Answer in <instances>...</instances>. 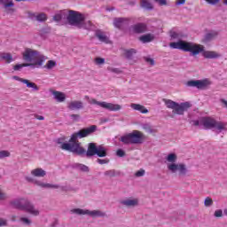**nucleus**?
I'll return each instance as SVG.
<instances>
[{
  "label": "nucleus",
  "mask_w": 227,
  "mask_h": 227,
  "mask_svg": "<svg viewBox=\"0 0 227 227\" xmlns=\"http://www.w3.org/2000/svg\"><path fill=\"white\" fill-rule=\"evenodd\" d=\"M71 118H72L73 120H79V118H81V116H79V114H72V115H71Z\"/></svg>",
  "instance_id": "bf43d9fd"
},
{
  "label": "nucleus",
  "mask_w": 227,
  "mask_h": 227,
  "mask_svg": "<svg viewBox=\"0 0 227 227\" xmlns=\"http://www.w3.org/2000/svg\"><path fill=\"white\" fill-rule=\"evenodd\" d=\"M94 63L95 65H98V67L104 65L106 63V59H102L100 57H97L95 59H94Z\"/></svg>",
  "instance_id": "c9c22d12"
},
{
  "label": "nucleus",
  "mask_w": 227,
  "mask_h": 227,
  "mask_svg": "<svg viewBox=\"0 0 227 227\" xmlns=\"http://www.w3.org/2000/svg\"><path fill=\"white\" fill-rule=\"evenodd\" d=\"M163 102L168 109H172L173 114H178L179 116L184 115L185 111H189L192 106L190 102L176 103L171 99L163 98Z\"/></svg>",
  "instance_id": "39448f33"
},
{
  "label": "nucleus",
  "mask_w": 227,
  "mask_h": 227,
  "mask_svg": "<svg viewBox=\"0 0 227 227\" xmlns=\"http://www.w3.org/2000/svg\"><path fill=\"white\" fill-rule=\"evenodd\" d=\"M193 125L198 127V125H200V121H193Z\"/></svg>",
  "instance_id": "052dcab7"
},
{
  "label": "nucleus",
  "mask_w": 227,
  "mask_h": 227,
  "mask_svg": "<svg viewBox=\"0 0 227 227\" xmlns=\"http://www.w3.org/2000/svg\"><path fill=\"white\" fill-rule=\"evenodd\" d=\"M10 157V152L8 151H0V159H4Z\"/></svg>",
  "instance_id": "79ce46f5"
},
{
  "label": "nucleus",
  "mask_w": 227,
  "mask_h": 227,
  "mask_svg": "<svg viewBox=\"0 0 227 227\" xmlns=\"http://www.w3.org/2000/svg\"><path fill=\"white\" fill-rule=\"evenodd\" d=\"M139 40L142 43H150V42H153V40H155V35H153V34H146L140 36Z\"/></svg>",
  "instance_id": "bb28decb"
},
{
  "label": "nucleus",
  "mask_w": 227,
  "mask_h": 227,
  "mask_svg": "<svg viewBox=\"0 0 227 227\" xmlns=\"http://www.w3.org/2000/svg\"><path fill=\"white\" fill-rule=\"evenodd\" d=\"M34 116H35V118L36 120H40V121L45 120V117H43V115L35 114Z\"/></svg>",
  "instance_id": "4d7b16f0"
},
{
  "label": "nucleus",
  "mask_w": 227,
  "mask_h": 227,
  "mask_svg": "<svg viewBox=\"0 0 227 227\" xmlns=\"http://www.w3.org/2000/svg\"><path fill=\"white\" fill-rule=\"evenodd\" d=\"M131 109L133 111H138V113H141L142 114H148L149 111L145 107V106L136 103L130 104Z\"/></svg>",
  "instance_id": "5701e85b"
},
{
  "label": "nucleus",
  "mask_w": 227,
  "mask_h": 227,
  "mask_svg": "<svg viewBox=\"0 0 227 227\" xmlns=\"http://www.w3.org/2000/svg\"><path fill=\"white\" fill-rule=\"evenodd\" d=\"M223 214H224L225 215H227V208H225V209L223 210Z\"/></svg>",
  "instance_id": "0e129e2a"
},
{
  "label": "nucleus",
  "mask_w": 227,
  "mask_h": 227,
  "mask_svg": "<svg viewBox=\"0 0 227 227\" xmlns=\"http://www.w3.org/2000/svg\"><path fill=\"white\" fill-rule=\"evenodd\" d=\"M18 3H20V1H27V0H16Z\"/></svg>",
  "instance_id": "338daca9"
},
{
  "label": "nucleus",
  "mask_w": 227,
  "mask_h": 227,
  "mask_svg": "<svg viewBox=\"0 0 227 227\" xmlns=\"http://www.w3.org/2000/svg\"><path fill=\"white\" fill-rule=\"evenodd\" d=\"M142 129L147 132V134H155L157 132V129L152 126L150 123H144L142 124Z\"/></svg>",
  "instance_id": "c85d7f7f"
},
{
  "label": "nucleus",
  "mask_w": 227,
  "mask_h": 227,
  "mask_svg": "<svg viewBox=\"0 0 227 227\" xmlns=\"http://www.w3.org/2000/svg\"><path fill=\"white\" fill-rule=\"evenodd\" d=\"M98 164H108L109 160H107V159H105V160L98 159Z\"/></svg>",
  "instance_id": "3c124183"
},
{
  "label": "nucleus",
  "mask_w": 227,
  "mask_h": 227,
  "mask_svg": "<svg viewBox=\"0 0 227 227\" xmlns=\"http://www.w3.org/2000/svg\"><path fill=\"white\" fill-rule=\"evenodd\" d=\"M60 148L67 152L76 153V155H85L86 157H93L95 155H98V157H106L107 155V149L106 147L102 145L97 146L95 144H90L87 151L79 143H63Z\"/></svg>",
  "instance_id": "f03ea898"
},
{
  "label": "nucleus",
  "mask_w": 227,
  "mask_h": 227,
  "mask_svg": "<svg viewBox=\"0 0 227 227\" xmlns=\"http://www.w3.org/2000/svg\"><path fill=\"white\" fill-rule=\"evenodd\" d=\"M140 6L144 8V10H153V4L148 0H141Z\"/></svg>",
  "instance_id": "2f4dec72"
},
{
  "label": "nucleus",
  "mask_w": 227,
  "mask_h": 227,
  "mask_svg": "<svg viewBox=\"0 0 227 227\" xmlns=\"http://www.w3.org/2000/svg\"><path fill=\"white\" fill-rule=\"evenodd\" d=\"M113 173H114V171L110 170V171H106V175H113Z\"/></svg>",
  "instance_id": "e2e57ef3"
},
{
  "label": "nucleus",
  "mask_w": 227,
  "mask_h": 227,
  "mask_svg": "<svg viewBox=\"0 0 227 227\" xmlns=\"http://www.w3.org/2000/svg\"><path fill=\"white\" fill-rule=\"evenodd\" d=\"M71 213L75 214L76 215H89L90 217H106V213L99 209L90 210L74 208L71 210Z\"/></svg>",
  "instance_id": "1a4fd4ad"
},
{
  "label": "nucleus",
  "mask_w": 227,
  "mask_h": 227,
  "mask_svg": "<svg viewBox=\"0 0 227 227\" xmlns=\"http://www.w3.org/2000/svg\"><path fill=\"white\" fill-rule=\"evenodd\" d=\"M80 29H93V24L91 23V21L88 20V21H84V17H83V20L82 21V27H79Z\"/></svg>",
  "instance_id": "473e14b6"
},
{
  "label": "nucleus",
  "mask_w": 227,
  "mask_h": 227,
  "mask_svg": "<svg viewBox=\"0 0 227 227\" xmlns=\"http://www.w3.org/2000/svg\"><path fill=\"white\" fill-rule=\"evenodd\" d=\"M67 20L70 26H75L76 27H82V21L84 20V15L76 11H67Z\"/></svg>",
  "instance_id": "0eeeda50"
},
{
  "label": "nucleus",
  "mask_w": 227,
  "mask_h": 227,
  "mask_svg": "<svg viewBox=\"0 0 227 227\" xmlns=\"http://www.w3.org/2000/svg\"><path fill=\"white\" fill-rule=\"evenodd\" d=\"M29 202V200L26 198H19L10 202L11 207L18 208V210H26V205Z\"/></svg>",
  "instance_id": "ddd939ff"
},
{
  "label": "nucleus",
  "mask_w": 227,
  "mask_h": 227,
  "mask_svg": "<svg viewBox=\"0 0 227 227\" xmlns=\"http://www.w3.org/2000/svg\"><path fill=\"white\" fill-rule=\"evenodd\" d=\"M0 226H6V220L0 218Z\"/></svg>",
  "instance_id": "13d9d810"
},
{
  "label": "nucleus",
  "mask_w": 227,
  "mask_h": 227,
  "mask_svg": "<svg viewBox=\"0 0 227 227\" xmlns=\"http://www.w3.org/2000/svg\"><path fill=\"white\" fill-rule=\"evenodd\" d=\"M207 3V4H211V6H215V4H219L221 0H204Z\"/></svg>",
  "instance_id": "ea45409f"
},
{
  "label": "nucleus",
  "mask_w": 227,
  "mask_h": 227,
  "mask_svg": "<svg viewBox=\"0 0 227 227\" xmlns=\"http://www.w3.org/2000/svg\"><path fill=\"white\" fill-rule=\"evenodd\" d=\"M137 54V51L134 48L124 50L123 55L127 59L132 60L134 59V56Z\"/></svg>",
  "instance_id": "a878e982"
},
{
  "label": "nucleus",
  "mask_w": 227,
  "mask_h": 227,
  "mask_svg": "<svg viewBox=\"0 0 227 227\" xmlns=\"http://www.w3.org/2000/svg\"><path fill=\"white\" fill-rule=\"evenodd\" d=\"M116 155L117 157H125V152L123 151V149H118L116 151Z\"/></svg>",
  "instance_id": "a18cd8bd"
},
{
  "label": "nucleus",
  "mask_w": 227,
  "mask_h": 227,
  "mask_svg": "<svg viewBox=\"0 0 227 227\" xmlns=\"http://www.w3.org/2000/svg\"><path fill=\"white\" fill-rule=\"evenodd\" d=\"M0 4H4V8H12L14 6L12 0H0Z\"/></svg>",
  "instance_id": "f704fd0d"
},
{
  "label": "nucleus",
  "mask_w": 227,
  "mask_h": 227,
  "mask_svg": "<svg viewBox=\"0 0 227 227\" xmlns=\"http://www.w3.org/2000/svg\"><path fill=\"white\" fill-rule=\"evenodd\" d=\"M22 56L24 61H26L32 68H40L47 59L46 56L31 48L25 49Z\"/></svg>",
  "instance_id": "20e7f679"
},
{
  "label": "nucleus",
  "mask_w": 227,
  "mask_h": 227,
  "mask_svg": "<svg viewBox=\"0 0 227 227\" xmlns=\"http://www.w3.org/2000/svg\"><path fill=\"white\" fill-rule=\"evenodd\" d=\"M13 79L15 81H19L20 82H22V83H24V81H26V79L20 78L19 76H13Z\"/></svg>",
  "instance_id": "6e6d98bb"
},
{
  "label": "nucleus",
  "mask_w": 227,
  "mask_h": 227,
  "mask_svg": "<svg viewBox=\"0 0 227 227\" xmlns=\"http://www.w3.org/2000/svg\"><path fill=\"white\" fill-rule=\"evenodd\" d=\"M145 61H146L147 63H150V65H151L152 67H153V65H155V61L153 60V59L147 58V59H145Z\"/></svg>",
  "instance_id": "603ef678"
},
{
  "label": "nucleus",
  "mask_w": 227,
  "mask_h": 227,
  "mask_svg": "<svg viewBox=\"0 0 227 227\" xmlns=\"http://www.w3.org/2000/svg\"><path fill=\"white\" fill-rule=\"evenodd\" d=\"M27 17L31 19V20H36L37 22H45L47 20V14L44 12L37 13L27 12Z\"/></svg>",
  "instance_id": "2eb2a0df"
},
{
  "label": "nucleus",
  "mask_w": 227,
  "mask_h": 227,
  "mask_svg": "<svg viewBox=\"0 0 227 227\" xmlns=\"http://www.w3.org/2000/svg\"><path fill=\"white\" fill-rule=\"evenodd\" d=\"M78 169H81V171H89L88 166L82 165V164H78L77 165Z\"/></svg>",
  "instance_id": "c03bdc74"
},
{
  "label": "nucleus",
  "mask_w": 227,
  "mask_h": 227,
  "mask_svg": "<svg viewBox=\"0 0 227 227\" xmlns=\"http://www.w3.org/2000/svg\"><path fill=\"white\" fill-rule=\"evenodd\" d=\"M7 12L8 13H13V12H15V9H8Z\"/></svg>",
  "instance_id": "680f3d73"
},
{
  "label": "nucleus",
  "mask_w": 227,
  "mask_h": 227,
  "mask_svg": "<svg viewBox=\"0 0 227 227\" xmlns=\"http://www.w3.org/2000/svg\"><path fill=\"white\" fill-rule=\"evenodd\" d=\"M175 4H176V6H180L182 4H185V0H176Z\"/></svg>",
  "instance_id": "8fccbe9b"
},
{
  "label": "nucleus",
  "mask_w": 227,
  "mask_h": 227,
  "mask_svg": "<svg viewBox=\"0 0 227 227\" xmlns=\"http://www.w3.org/2000/svg\"><path fill=\"white\" fill-rule=\"evenodd\" d=\"M215 217H223V211L221 209H217L214 214Z\"/></svg>",
  "instance_id": "de8ad7c7"
},
{
  "label": "nucleus",
  "mask_w": 227,
  "mask_h": 227,
  "mask_svg": "<svg viewBox=\"0 0 227 227\" xmlns=\"http://www.w3.org/2000/svg\"><path fill=\"white\" fill-rule=\"evenodd\" d=\"M211 84L212 82L208 78L202 80H192L186 82V86L189 88H197V90H207V88Z\"/></svg>",
  "instance_id": "f8f14e48"
},
{
  "label": "nucleus",
  "mask_w": 227,
  "mask_h": 227,
  "mask_svg": "<svg viewBox=\"0 0 227 227\" xmlns=\"http://www.w3.org/2000/svg\"><path fill=\"white\" fill-rule=\"evenodd\" d=\"M52 95H53L54 100H56V102H59V104L67 100V94H65L64 92L53 90Z\"/></svg>",
  "instance_id": "412c9836"
},
{
  "label": "nucleus",
  "mask_w": 227,
  "mask_h": 227,
  "mask_svg": "<svg viewBox=\"0 0 227 227\" xmlns=\"http://www.w3.org/2000/svg\"><path fill=\"white\" fill-rule=\"evenodd\" d=\"M170 38H172V40H177V42H174V43H169L170 49H178V48H173L171 46L172 43H178L180 42H186V41L182 40V38H184V35L180 32L171 31L170 32Z\"/></svg>",
  "instance_id": "6ab92c4d"
},
{
  "label": "nucleus",
  "mask_w": 227,
  "mask_h": 227,
  "mask_svg": "<svg viewBox=\"0 0 227 227\" xmlns=\"http://www.w3.org/2000/svg\"><path fill=\"white\" fill-rule=\"evenodd\" d=\"M177 156L175 153H169L165 158V164L167 169L172 175H179V176H185L189 170L187 165L184 163H176Z\"/></svg>",
  "instance_id": "7ed1b4c3"
},
{
  "label": "nucleus",
  "mask_w": 227,
  "mask_h": 227,
  "mask_svg": "<svg viewBox=\"0 0 227 227\" xmlns=\"http://www.w3.org/2000/svg\"><path fill=\"white\" fill-rule=\"evenodd\" d=\"M141 139H145V134L138 130H133L132 133H128L119 137L121 143H132V141L137 142L141 141Z\"/></svg>",
  "instance_id": "9d476101"
},
{
  "label": "nucleus",
  "mask_w": 227,
  "mask_h": 227,
  "mask_svg": "<svg viewBox=\"0 0 227 227\" xmlns=\"http://www.w3.org/2000/svg\"><path fill=\"white\" fill-rule=\"evenodd\" d=\"M171 47L178 49L179 51H184V52H190L191 56H199V54H202L203 58L206 59H217L221 58V54L219 52L205 51V46L193 42L180 41L179 43H172Z\"/></svg>",
  "instance_id": "f257e3e1"
},
{
  "label": "nucleus",
  "mask_w": 227,
  "mask_h": 227,
  "mask_svg": "<svg viewBox=\"0 0 227 227\" xmlns=\"http://www.w3.org/2000/svg\"><path fill=\"white\" fill-rule=\"evenodd\" d=\"M96 36L99 40V42H103L104 43H109V37L106 35V32H102L101 30L96 31Z\"/></svg>",
  "instance_id": "393cba45"
},
{
  "label": "nucleus",
  "mask_w": 227,
  "mask_h": 227,
  "mask_svg": "<svg viewBox=\"0 0 227 227\" xmlns=\"http://www.w3.org/2000/svg\"><path fill=\"white\" fill-rule=\"evenodd\" d=\"M156 3H159V4H160V6H164L167 4V1L166 0H155Z\"/></svg>",
  "instance_id": "864d4df0"
},
{
  "label": "nucleus",
  "mask_w": 227,
  "mask_h": 227,
  "mask_svg": "<svg viewBox=\"0 0 227 227\" xmlns=\"http://www.w3.org/2000/svg\"><path fill=\"white\" fill-rule=\"evenodd\" d=\"M67 10L59 11L53 16V20H55V22H59L60 20H63V19H67Z\"/></svg>",
  "instance_id": "b1692460"
},
{
  "label": "nucleus",
  "mask_w": 227,
  "mask_h": 227,
  "mask_svg": "<svg viewBox=\"0 0 227 227\" xmlns=\"http://www.w3.org/2000/svg\"><path fill=\"white\" fill-rule=\"evenodd\" d=\"M32 176H36L38 178H43L45 175H47V172L43 170V168H35L31 171Z\"/></svg>",
  "instance_id": "cd10ccee"
},
{
  "label": "nucleus",
  "mask_w": 227,
  "mask_h": 227,
  "mask_svg": "<svg viewBox=\"0 0 227 227\" xmlns=\"http://www.w3.org/2000/svg\"><path fill=\"white\" fill-rule=\"evenodd\" d=\"M20 222L23 223V224H31V220L27 217H21Z\"/></svg>",
  "instance_id": "49530a36"
},
{
  "label": "nucleus",
  "mask_w": 227,
  "mask_h": 227,
  "mask_svg": "<svg viewBox=\"0 0 227 227\" xmlns=\"http://www.w3.org/2000/svg\"><path fill=\"white\" fill-rule=\"evenodd\" d=\"M200 123L205 127V129H209L220 134V132H226L227 124L222 121H216L215 120L206 117L201 119Z\"/></svg>",
  "instance_id": "423d86ee"
},
{
  "label": "nucleus",
  "mask_w": 227,
  "mask_h": 227,
  "mask_svg": "<svg viewBox=\"0 0 227 227\" xmlns=\"http://www.w3.org/2000/svg\"><path fill=\"white\" fill-rule=\"evenodd\" d=\"M23 84L27 85V88H31L33 91H38L40 90V87L36 85V83L30 82L29 80L25 79L23 81Z\"/></svg>",
  "instance_id": "c756f323"
},
{
  "label": "nucleus",
  "mask_w": 227,
  "mask_h": 227,
  "mask_svg": "<svg viewBox=\"0 0 227 227\" xmlns=\"http://www.w3.org/2000/svg\"><path fill=\"white\" fill-rule=\"evenodd\" d=\"M121 205L128 208H134L139 205V199L137 197H129L121 200Z\"/></svg>",
  "instance_id": "4468645a"
},
{
  "label": "nucleus",
  "mask_w": 227,
  "mask_h": 227,
  "mask_svg": "<svg viewBox=\"0 0 227 227\" xmlns=\"http://www.w3.org/2000/svg\"><path fill=\"white\" fill-rule=\"evenodd\" d=\"M134 33H146L148 27L145 23H137L132 26Z\"/></svg>",
  "instance_id": "4be33fe9"
},
{
  "label": "nucleus",
  "mask_w": 227,
  "mask_h": 227,
  "mask_svg": "<svg viewBox=\"0 0 227 227\" xmlns=\"http://www.w3.org/2000/svg\"><path fill=\"white\" fill-rule=\"evenodd\" d=\"M34 184L37 185V187H41L42 189H59V185L58 184L45 183L42 180H36L34 182Z\"/></svg>",
  "instance_id": "f3484780"
},
{
  "label": "nucleus",
  "mask_w": 227,
  "mask_h": 227,
  "mask_svg": "<svg viewBox=\"0 0 227 227\" xmlns=\"http://www.w3.org/2000/svg\"><path fill=\"white\" fill-rule=\"evenodd\" d=\"M26 67H29V64H27V63L17 64L16 66H14V70L19 71V70H21V68H24Z\"/></svg>",
  "instance_id": "58836bf2"
},
{
  "label": "nucleus",
  "mask_w": 227,
  "mask_h": 227,
  "mask_svg": "<svg viewBox=\"0 0 227 227\" xmlns=\"http://www.w3.org/2000/svg\"><path fill=\"white\" fill-rule=\"evenodd\" d=\"M97 130V127L95 125H92L89 128H85L82 129H80L79 131L74 133L70 139L67 141V143H75L78 139H82L83 137H88V136H91L93 132Z\"/></svg>",
  "instance_id": "6e6552de"
},
{
  "label": "nucleus",
  "mask_w": 227,
  "mask_h": 227,
  "mask_svg": "<svg viewBox=\"0 0 227 227\" xmlns=\"http://www.w3.org/2000/svg\"><path fill=\"white\" fill-rule=\"evenodd\" d=\"M0 200H6V193L3 192V190L0 189Z\"/></svg>",
  "instance_id": "5fc2aeb1"
},
{
  "label": "nucleus",
  "mask_w": 227,
  "mask_h": 227,
  "mask_svg": "<svg viewBox=\"0 0 227 227\" xmlns=\"http://www.w3.org/2000/svg\"><path fill=\"white\" fill-rule=\"evenodd\" d=\"M217 36V33L212 32V33H207L206 34L204 40L205 42H210V40H214Z\"/></svg>",
  "instance_id": "72a5a7b5"
},
{
  "label": "nucleus",
  "mask_w": 227,
  "mask_h": 227,
  "mask_svg": "<svg viewBox=\"0 0 227 227\" xmlns=\"http://www.w3.org/2000/svg\"><path fill=\"white\" fill-rule=\"evenodd\" d=\"M214 201L212 200V199L210 198H206L205 201H204V205L205 207H212Z\"/></svg>",
  "instance_id": "a19ab883"
},
{
  "label": "nucleus",
  "mask_w": 227,
  "mask_h": 227,
  "mask_svg": "<svg viewBox=\"0 0 227 227\" xmlns=\"http://www.w3.org/2000/svg\"><path fill=\"white\" fill-rule=\"evenodd\" d=\"M129 21L130 20H129V18H115L114 20V26L120 29L123 27V26H127Z\"/></svg>",
  "instance_id": "aec40b11"
},
{
  "label": "nucleus",
  "mask_w": 227,
  "mask_h": 227,
  "mask_svg": "<svg viewBox=\"0 0 227 227\" xmlns=\"http://www.w3.org/2000/svg\"><path fill=\"white\" fill-rule=\"evenodd\" d=\"M108 72H111L112 74H121V71L120 68L113 67H107Z\"/></svg>",
  "instance_id": "4c0bfd02"
},
{
  "label": "nucleus",
  "mask_w": 227,
  "mask_h": 227,
  "mask_svg": "<svg viewBox=\"0 0 227 227\" xmlns=\"http://www.w3.org/2000/svg\"><path fill=\"white\" fill-rule=\"evenodd\" d=\"M0 59L5 61V63H12L13 61V57L10 53H0Z\"/></svg>",
  "instance_id": "7c9ffc66"
},
{
  "label": "nucleus",
  "mask_w": 227,
  "mask_h": 227,
  "mask_svg": "<svg viewBox=\"0 0 227 227\" xmlns=\"http://www.w3.org/2000/svg\"><path fill=\"white\" fill-rule=\"evenodd\" d=\"M89 104H91L92 106H98L103 109H107V111H120V109H121V106L118 104L107 103L106 101L100 102L97 101L95 98L89 99Z\"/></svg>",
  "instance_id": "9b49d317"
},
{
  "label": "nucleus",
  "mask_w": 227,
  "mask_h": 227,
  "mask_svg": "<svg viewBox=\"0 0 227 227\" xmlns=\"http://www.w3.org/2000/svg\"><path fill=\"white\" fill-rule=\"evenodd\" d=\"M25 212H27L28 214H30L31 215H40V210L38 208H36L35 207V205H33L31 203V201L28 200V202H27L26 207H25Z\"/></svg>",
  "instance_id": "a211bd4d"
},
{
  "label": "nucleus",
  "mask_w": 227,
  "mask_h": 227,
  "mask_svg": "<svg viewBox=\"0 0 227 227\" xmlns=\"http://www.w3.org/2000/svg\"><path fill=\"white\" fill-rule=\"evenodd\" d=\"M145 169L141 168L135 173V176L137 177L145 176Z\"/></svg>",
  "instance_id": "37998d69"
},
{
  "label": "nucleus",
  "mask_w": 227,
  "mask_h": 227,
  "mask_svg": "<svg viewBox=\"0 0 227 227\" xmlns=\"http://www.w3.org/2000/svg\"><path fill=\"white\" fill-rule=\"evenodd\" d=\"M67 107L69 111H80V109H84V104L81 100H71L67 102Z\"/></svg>",
  "instance_id": "dca6fc26"
},
{
  "label": "nucleus",
  "mask_w": 227,
  "mask_h": 227,
  "mask_svg": "<svg viewBox=\"0 0 227 227\" xmlns=\"http://www.w3.org/2000/svg\"><path fill=\"white\" fill-rule=\"evenodd\" d=\"M54 67H56V61L54 60H49L45 65V68H47L48 70H52Z\"/></svg>",
  "instance_id": "e433bc0d"
},
{
  "label": "nucleus",
  "mask_w": 227,
  "mask_h": 227,
  "mask_svg": "<svg viewBox=\"0 0 227 227\" xmlns=\"http://www.w3.org/2000/svg\"><path fill=\"white\" fill-rule=\"evenodd\" d=\"M223 4H225V6H227V0H223Z\"/></svg>",
  "instance_id": "69168bd1"
},
{
  "label": "nucleus",
  "mask_w": 227,
  "mask_h": 227,
  "mask_svg": "<svg viewBox=\"0 0 227 227\" xmlns=\"http://www.w3.org/2000/svg\"><path fill=\"white\" fill-rule=\"evenodd\" d=\"M58 143H68V140H67V137L62 136L58 139Z\"/></svg>",
  "instance_id": "09e8293b"
}]
</instances>
